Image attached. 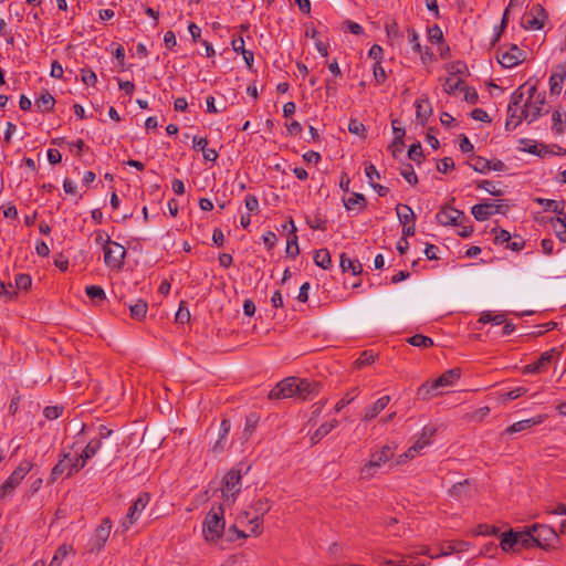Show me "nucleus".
Returning a JSON list of instances; mask_svg holds the SVG:
<instances>
[{
	"label": "nucleus",
	"instance_id": "f257e3e1",
	"mask_svg": "<svg viewBox=\"0 0 566 566\" xmlns=\"http://www.w3.org/2000/svg\"><path fill=\"white\" fill-rule=\"evenodd\" d=\"M460 376L461 370L459 368H452L440 375L432 382L422 384L417 390L418 399L429 400L434 396L441 395L442 389L452 386Z\"/></svg>",
	"mask_w": 566,
	"mask_h": 566
},
{
	"label": "nucleus",
	"instance_id": "f03ea898",
	"mask_svg": "<svg viewBox=\"0 0 566 566\" xmlns=\"http://www.w3.org/2000/svg\"><path fill=\"white\" fill-rule=\"evenodd\" d=\"M251 467L239 463L229 470L222 480L221 495L226 502H234L241 491V479L250 471Z\"/></svg>",
	"mask_w": 566,
	"mask_h": 566
},
{
	"label": "nucleus",
	"instance_id": "7ed1b4c3",
	"mask_svg": "<svg viewBox=\"0 0 566 566\" xmlns=\"http://www.w3.org/2000/svg\"><path fill=\"white\" fill-rule=\"evenodd\" d=\"M224 510L222 505L212 506L202 523V533L208 542H217L224 532Z\"/></svg>",
	"mask_w": 566,
	"mask_h": 566
},
{
	"label": "nucleus",
	"instance_id": "20e7f679",
	"mask_svg": "<svg viewBox=\"0 0 566 566\" xmlns=\"http://www.w3.org/2000/svg\"><path fill=\"white\" fill-rule=\"evenodd\" d=\"M534 545L541 549L549 551L559 543V534L551 526L545 524H533Z\"/></svg>",
	"mask_w": 566,
	"mask_h": 566
},
{
	"label": "nucleus",
	"instance_id": "39448f33",
	"mask_svg": "<svg viewBox=\"0 0 566 566\" xmlns=\"http://www.w3.org/2000/svg\"><path fill=\"white\" fill-rule=\"evenodd\" d=\"M150 501V495L148 493H142L134 501L132 506L128 509L126 516L122 520L119 527L116 532H120L122 534L127 532L129 527L139 518L142 512L146 509Z\"/></svg>",
	"mask_w": 566,
	"mask_h": 566
},
{
	"label": "nucleus",
	"instance_id": "423d86ee",
	"mask_svg": "<svg viewBox=\"0 0 566 566\" xmlns=\"http://www.w3.org/2000/svg\"><path fill=\"white\" fill-rule=\"evenodd\" d=\"M33 464L28 460H23L19 467L10 474L0 488V499L11 495L14 489L21 483L25 475L31 471Z\"/></svg>",
	"mask_w": 566,
	"mask_h": 566
},
{
	"label": "nucleus",
	"instance_id": "0eeeda50",
	"mask_svg": "<svg viewBox=\"0 0 566 566\" xmlns=\"http://www.w3.org/2000/svg\"><path fill=\"white\" fill-rule=\"evenodd\" d=\"M547 20V13L545 9L539 4H533L522 17L521 25L525 30H541Z\"/></svg>",
	"mask_w": 566,
	"mask_h": 566
},
{
	"label": "nucleus",
	"instance_id": "6e6552de",
	"mask_svg": "<svg viewBox=\"0 0 566 566\" xmlns=\"http://www.w3.org/2000/svg\"><path fill=\"white\" fill-rule=\"evenodd\" d=\"M113 523L109 517L103 518L102 523L96 527L94 536L88 543V552L90 553H98L101 552L111 534Z\"/></svg>",
	"mask_w": 566,
	"mask_h": 566
},
{
	"label": "nucleus",
	"instance_id": "1a4fd4ad",
	"mask_svg": "<svg viewBox=\"0 0 566 566\" xmlns=\"http://www.w3.org/2000/svg\"><path fill=\"white\" fill-rule=\"evenodd\" d=\"M545 105V95L538 94L532 103V101L525 102L523 105V109L521 111V116L518 120L514 124V126H518L523 119H526L528 123L536 120L543 114H546L547 111L543 112V107Z\"/></svg>",
	"mask_w": 566,
	"mask_h": 566
},
{
	"label": "nucleus",
	"instance_id": "9d476101",
	"mask_svg": "<svg viewBox=\"0 0 566 566\" xmlns=\"http://www.w3.org/2000/svg\"><path fill=\"white\" fill-rule=\"evenodd\" d=\"M496 59L503 67L511 69L525 60V52L516 44H512L507 50L499 49Z\"/></svg>",
	"mask_w": 566,
	"mask_h": 566
},
{
	"label": "nucleus",
	"instance_id": "9b49d317",
	"mask_svg": "<svg viewBox=\"0 0 566 566\" xmlns=\"http://www.w3.org/2000/svg\"><path fill=\"white\" fill-rule=\"evenodd\" d=\"M394 457V449L390 446H384L380 451L371 454L369 462L361 469V476L369 479L374 475V469L379 468Z\"/></svg>",
	"mask_w": 566,
	"mask_h": 566
},
{
	"label": "nucleus",
	"instance_id": "f8f14e48",
	"mask_svg": "<svg viewBox=\"0 0 566 566\" xmlns=\"http://www.w3.org/2000/svg\"><path fill=\"white\" fill-rule=\"evenodd\" d=\"M125 256V248L115 241H113L109 245L104 247V262L112 269H122Z\"/></svg>",
	"mask_w": 566,
	"mask_h": 566
},
{
	"label": "nucleus",
	"instance_id": "ddd939ff",
	"mask_svg": "<svg viewBox=\"0 0 566 566\" xmlns=\"http://www.w3.org/2000/svg\"><path fill=\"white\" fill-rule=\"evenodd\" d=\"M297 389L296 377H287L281 380L270 392L269 399L295 398Z\"/></svg>",
	"mask_w": 566,
	"mask_h": 566
},
{
	"label": "nucleus",
	"instance_id": "4468645a",
	"mask_svg": "<svg viewBox=\"0 0 566 566\" xmlns=\"http://www.w3.org/2000/svg\"><path fill=\"white\" fill-rule=\"evenodd\" d=\"M436 219L441 226H461V220L465 219V214L461 210L444 206L437 212Z\"/></svg>",
	"mask_w": 566,
	"mask_h": 566
},
{
	"label": "nucleus",
	"instance_id": "2eb2a0df",
	"mask_svg": "<svg viewBox=\"0 0 566 566\" xmlns=\"http://www.w3.org/2000/svg\"><path fill=\"white\" fill-rule=\"evenodd\" d=\"M296 385L295 398L300 400L311 399L321 391V384L308 379L296 378Z\"/></svg>",
	"mask_w": 566,
	"mask_h": 566
},
{
	"label": "nucleus",
	"instance_id": "dca6fc26",
	"mask_svg": "<svg viewBox=\"0 0 566 566\" xmlns=\"http://www.w3.org/2000/svg\"><path fill=\"white\" fill-rule=\"evenodd\" d=\"M252 507L255 515L249 521V523L253 525L251 533L253 535H260L262 533L263 515L270 510L269 501L260 499Z\"/></svg>",
	"mask_w": 566,
	"mask_h": 566
},
{
	"label": "nucleus",
	"instance_id": "f3484780",
	"mask_svg": "<svg viewBox=\"0 0 566 566\" xmlns=\"http://www.w3.org/2000/svg\"><path fill=\"white\" fill-rule=\"evenodd\" d=\"M566 78V61L556 65L549 76L551 95H559Z\"/></svg>",
	"mask_w": 566,
	"mask_h": 566
},
{
	"label": "nucleus",
	"instance_id": "a211bd4d",
	"mask_svg": "<svg viewBox=\"0 0 566 566\" xmlns=\"http://www.w3.org/2000/svg\"><path fill=\"white\" fill-rule=\"evenodd\" d=\"M559 356V352L556 348H552L543 353L538 359L525 367L526 373H543L548 365Z\"/></svg>",
	"mask_w": 566,
	"mask_h": 566
},
{
	"label": "nucleus",
	"instance_id": "6ab92c4d",
	"mask_svg": "<svg viewBox=\"0 0 566 566\" xmlns=\"http://www.w3.org/2000/svg\"><path fill=\"white\" fill-rule=\"evenodd\" d=\"M545 418H546L545 415H538V416L530 418V419H524V420L517 421V422L511 424L510 427H507L505 429L504 433L513 434V433L525 431V430L532 428L533 426L541 424L545 420Z\"/></svg>",
	"mask_w": 566,
	"mask_h": 566
},
{
	"label": "nucleus",
	"instance_id": "aec40b11",
	"mask_svg": "<svg viewBox=\"0 0 566 566\" xmlns=\"http://www.w3.org/2000/svg\"><path fill=\"white\" fill-rule=\"evenodd\" d=\"M390 396H382L375 401L370 407L366 408L363 416V421H370L376 418L389 403Z\"/></svg>",
	"mask_w": 566,
	"mask_h": 566
},
{
	"label": "nucleus",
	"instance_id": "412c9836",
	"mask_svg": "<svg viewBox=\"0 0 566 566\" xmlns=\"http://www.w3.org/2000/svg\"><path fill=\"white\" fill-rule=\"evenodd\" d=\"M494 207V202L474 205L471 209V213L478 221H485L495 213Z\"/></svg>",
	"mask_w": 566,
	"mask_h": 566
},
{
	"label": "nucleus",
	"instance_id": "4be33fe9",
	"mask_svg": "<svg viewBox=\"0 0 566 566\" xmlns=\"http://www.w3.org/2000/svg\"><path fill=\"white\" fill-rule=\"evenodd\" d=\"M470 544L464 541L449 542L446 545L441 546L440 553L436 556H431V558H438L440 556H448L453 553L467 552L469 549Z\"/></svg>",
	"mask_w": 566,
	"mask_h": 566
},
{
	"label": "nucleus",
	"instance_id": "5701e85b",
	"mask_svg": "<svg viewBox=\"0 0 566 566\" xmlns=\"http://www.w3.org/2000/svg\"><path fill=\"white\" fill-rule=\"evenodd\" d=\"M70 461H71V453L70 452L63 453L62 458L59 460V462L53 467V469L51 471V474H50L51 482L56 481L64 473L67 474Z\"/></svg>",
	"mask_w": 566,
	"mask_h": 566
},
{
	"label": "nucleus",
	"instance_id": "b1692460",
	"mask_svg": "<svg viewBox=\"0 0 566 566\" xmlns=\"http://www.w3.org/2000/svg\"><path fill=\"white\" fill-rule=\"evenodd\" d=\"M449 494L458 500L469 499L472 496V489L469 480L458 482L451 486Z\"/></svg>",
	"mask_w": 566,
	"mask_h": 566
},
{
	"label": "nucleus",
	"instance_id": "393cba45",
	"mask_svg": "<svg viewBox=\"0 0 566 566\" xmlns=\"http://www.w3.org/2000/svg\"><path fill=\"white\" fill-rule=\"evenodd\" d=\"M432 114V107L428 98H418L416 101V116L421 125H424Z\"/></svg>",
	"mask_w": 566,
	"mask_h": 566
},
{
	"label": "nucleus",
	"instance_id": "a878e982",
	"mask_svg": "<svg viewBox=\"0 0 566 566\" xmlns=\"http://www.w3.org/2000/svg\"><path fill=\"white\" fill-rule=\"evenodd\" d=\"M340 269L343 272L350 271L353 275H359L363 272V265L358 260L347 256L346 253L340 254Z\"/></svg>",
	"mask_w": 566,
	"mask_h": 566
},
{
	"label": "nucleus",
	"instance_id": "bb28decb",
	"mask_svg": "<svg viewBox=\"0 0 566 566\" xmlns=\"http://www.w3.org/2000/svg\"><path fill=\"white\" fill-rule=\"evenodd\" d=\"M55 104L54 97L50 94L49 91L43 90L40 93V96L35 99V107L39 112L45 113L53 109Z\"/></svg>",
	"mask_w": 566,
	"mask_h": 566
},
{
	"label": "nucleus",
	"instance_id": "cd10ccee",
	"mask_svg": "<svg viewBox=\"0 0 566 566\" xmlns=\"http://www.w3.org/2000/svg\"><path fill=\"white\" fill-rule=\"evenodd\" d=\"M289 224L291 226V234L287 239L286 254L291 258H295L300 253L297 237L295 234L296 227L294 224L293 219H290Z\"/></svg>",
	"mask_w": 566,
	"mask_h": 566
},
{
	"label": "nucleus",
	"instance_id": "c85d7f7f",
	"mask_svg": "<svg viewBox=\"0 0 566 566\" xmlns=\"http://www.w3.org/2000/svg\"><path fill=\"white\" fill-rule=\"evenodd\" d=\"M338 424V421L336 419H333L329 422L321 424L316 431L312 434L311 441L313 444H316L319 442L325 436H327L334 428H336Z\"/></svg>",
	"mask_w": 566,
	"mask_h": 566
},
{
	"label": "nucleus",
	"instance_id": "c756f323",
	"mask_svg": "<svg viewBox=\"0 0 566 566\" xmlns=\"http://www.w3.org/2000/svg\"><path fill=\"white\" fill-rule=\"evenodd\" d=\"M436 432L437 429L434 427H424L420 438L413 443V450H422L426 446L430 444L431 438L436 434Z\"/></svg>",
	"mask_w": 566,
	"mask_h": 566
},
{
	"label": "nucleus",
	"instance_id": "7c9ffc66",
	"mask_svg": "<svg viewBox=\"0 0 566 566\" xmlns=\"http://www.w3.org/2000/svg\"><path fill=\"white\" fill-rule=\"evenodd\" d=\"M148 304L144 300H137L134 304L129 305L130 317L142 321L146 317Z\"/></svg>",
	"mask_w": 566,
	"mask_h": 566
},
{
	"label": "nucleus",
	"instance_id": "2f4dec72",
	"mask_svg": "<svg viewBox=\"0 0 566 566\" xmlns=\"http://www.w3.org/2000/svg\"><path fill=\"white\" fill-rule=\"evenodd\" d=\"M517 535H516V542H517V545H520L521 547L523 548H530L531 546H535L534 545V533L532 531V526L530 527H526L524 531H521V532H515Z\"/></svg>",
	"mask_w": 566,
	"mask_h": 566
},
{
	"label": "nucleus",
	"instance_id": "473e14b6",
	"mask_svg": "<svg viewBox=\"0 0 566 566\" xmlns=\"http://www.w3.org/2000/svg\"><path fill=\"white\" fill-rule=\"evenodd\" d=\"M397 217L402 224H408L409 222H413L416 219V214L412 209L407 206L399 203L396 207Z\"/></svg>",
	"mask_w": 566,
	"mask_h": 566
},
{
	"label": "nucleus",
	"instance_id": "72a5a7b5",
	"mask_svg": "<svg viewBox=\"0 0 566 566\" xmlns=\"http://www.w3.org/2000/svg\"><path fill=\"white\" fill-rule=\"evenodd\" d=\"M74 553L73 546L71 544H62L60 545L50 563L51 566H61L62 560L67 556V554Z\"/></svg>",
	"mask_w": 566,
	"mask_h": 566
},
{
	"label": "nucleus",
	"instance_id": "f704fd0d",
	"mask_svg": "<svg viewBox=\"0 0 566 566\" xmlns=\"http://www.w3.org/2000/svg\"><path fill=\"white\" fill-rule=\"evenodd\" d=\"M468 165L476 172L486 174L490 171V160L481 156H472Z\"/></svg>",
	"mask_w": 566,
	"mask_h": 566
},
{
	"label": "nucleus",
	"instance_id": "c9c22d12",
	"mask_svg": "<svg viewBox=\"0 0 566 566\" xmlns=\"http://www.w3.org/2000/svg\"><path fill=\"white\" fill-rule=\"evenodd\" d=\"M516 535L517 534L513 530L501 535L500 546L504 552L514 551V547L517 545Z\"/></svg>",
	"mask_w": 566,
	"mask_h": 566
},
{
	"label": "nucleus",
	"instance_id": "e433bc0d",
	"mask_svg": "<svg viewBox=\"0 0 566 566\" xmlns=\"http://www.w3.org/2000/svg\"><path fill=\"white\" fill-rule=\"evenodd\" d=\"M464 85L463 80L455 77H447L442 84L443 91L449 95L455 94L457 91H462Z\"/></svg>",
	"mask_w": 566,
	"mask_h": 566
},
{
	"label": "nucleus",
	"instance_id": "4c0bfd02",
	"mask_svg": "<svg viewBox=\"0 0 566 566\" xmlns=\"http://www.w3.org/2000/svg\"><path fill=\"white\" fill-rule=\"evenodd\" d=\"M553 120V129L557 135H560L566 132V117L565 113L559 109H556L552 115Z\"/></svg>",
	"mask_w": 566,
	"mask_h": 566
},
{
	"label": "nucleus",
	"instance_id": "58836bf2",
	"mask_svg": "<svg viewBox=\"0 0 566 566\" xmlns=\"http://www.w3.org/2000/svg\"><path fill=\"white\" fill-rule=\"evenodd\" d=\"M314 263L317 266L327 270L332 265L329 251L327 249L317 250L314 255Z\"/></svg>",
	"mask_w": 566,
	"mask_h": 566
},
{
	"label": "nucleus",
	"instance_id": "ea45409f",
	"mask_svg": "<svg viewBox=\"0 0 566 566\" xmlns=\"http://www.w3.org/2000/svg\"><path fill=\"white\" fill-rule=\"evenodd\" d=\"M101 448H102L101 439H96V438L91 439L81 453L82 458H84V460L92 459L99 451Z\"/></svg>",
	"mask_w": 566,
	"mask_h": 566
},
{
	"label": "nucleus",
	"instance_id": "a19ab883",
	"mask_svg": "<svg viewBox=\"0 0 566 566\" xmlns=\"http://www.w3.org/2000/svg\"><path fill=\"white\" fill-rule=\"evenodd\" d=\"M344 206L347 210H353L356 206L360 209H365L367 201L364 195L354 192L348 199H344Z\"/></svg>",
	"mask_w": 566,
	"mask_h": 566
},
{
	"label": "nucleus",
	"instance_id": "79ce46f5",
	"mask_svg": "<svg viewBox=\"0 0 566 566\" xmlns=\"http://www.w3.org/2000/svg\"><path fill=\"white\" fill-rule=\"evenodd\" d=\"M536 201L542 205L545 210L554 211L558 214H564V202L552 199L537 198Z\"/></svg>",
	"mask_w": 566,
	"mask_h": 566
},
{
	"label": "nucleus",
	"instance_id": "37998d69",
	"mask_svg": "<svg viewBox=\"0 0 566 566\" xmlns=\"http://www.w3.org/2000/svg\"><path fill=\"white\" fill-rule=\"evenodd\" d=\"M407 342L411 346L422 347V348H429V347H431L433 345V340L430 337L424 336L422 334L412 335L411 337H409L407 339Z\"/></svg>",
	"mask_w": 566,
	"mask_h": 566
},
{
	"label": "nucleus",
	"instance_id": "c03bdc74",
	"mask_svg": "<svg viewBox=\"0 0 566 566\" xmlns=\"http://www.w3.org/2000/svg\"><path fill=\"white\" fill-rule=\"evenodd\" d=\"M400 175L409 185L415 186L418 184V177L413 170V167L410 164H405L400 168Z\"/></svg>",
	"mask_w": 566,
	"mask_h": 566
},
{
	"label": "nucleus",
	"instance_id": "a18cd8bd",
	"mask_svg": "<svg viewBox=\"0 0 566 566\" xmlns=\"http://www.w3.org/2000/svg\"><path fill=\"white\" fill-rule=\"evenodd\" d=\"M506 316L505 314H492L491 312H484L482 313L480 317L481 323H492L495 325H501L505 323Z\"/></svg>",
	"mask_w": 566,
	"mask_h": 566
},
{
	"label": "nucleus",
	"instance_id": "49530a36",
	"mask_svg": "<svg viewBox=\"0 0 566 566\" xmlns=\"http://www.w3.org/2000/svg\"><path fill=\"white\" fill-rule=\"evenodd\" d=\"M258 421H259V418L256 417L255 413H250V415L247 416V418H245V427H244V430H243V438H244V440H248L250 438V436L252 434V432L256 428Z\"/></svg>",
	"mask_w": 566,
	"mask_h": 566
},
{
	"label": "nucleus",
	"instance_id": "de8ad7c7",
	"mask_svg": "<svg viewBox=\"0 0 566 566\" xmlns=\"http://www.w3.org/2000/svg\"><path fill=\"white\" fill-rule=\"evenodd\" d=\"M448 70L450 73L449 77H455L458 75L469 74V69H468L467 64L462 61H457V62L452 63Z\"/></svg>",
	"mask_w": 566,
	"mask_h": 566
},
{
	"label": "nucleus",
	"instance_id": "09e8293b",
	"mask_svg": "<svg viewBox=\"0 0 566 566\" xmlns=\"http://www.w3.org/2000/svg\"><path fill=\"white\" fill-rule=\"evenodd\" d=\"M400 122L398 119L391 120L392 130L395 134L394 144L403 146V137L406 135L405 128L400 127Z\"/></svg>",
	"mask_w": 566,
	"mask_h": 566
},
{
	"label": "nucleus",
	"instance_id": "8fccbe9b",
	"mask_svg": "<svg viewBox=\"0 0 566 566\" xmlns=\"http://www.w3.org/2000/svg\"><path fill=\"white\" fill-rule=\"evenodd\" d=\"M510 7H507L503 13V18H502V21H501V24L500 27H496L495 28V34H494V38L493 40L491 41V45L494 46L501 39V35L507 24V20H509V12H510Z\"/></svg>",
	"mask_w": 566,
	"mask_h": 566
},
{
	"label": "nucleus",
	"instance_id": "3c124183",
	"mask_svg": "<svg viewBox=\"0 0 566 566\" xmlns=\"http://www.w3.org/2000/svg\"><path fill=\"white\" fill-rule=\"evenodd\" d=\"M175 319L179 324H185V323L189 322L190 312H189V310L187 307V303L185 301L180 302Z\"/></svg>",
	"mask_w": 566,
	"mask_h": 566
},
{
	"label": "nucleus",
	"instance_id": "603ef678",
	"mask_svg": "<svg viewBox=\"0 0 566 566\" xmlns=\"http://www.w3.org/2000/svg\"><path fill=\"white\" fill-rule=\"evenodd\" d=\"M85 293L91 300L103 301L106 297L104 290L98 285L86 286Z\"/></svg>",
	"mask_w": 566,
	"mask_h": 566
},
{
	"label": "nucleus",
	"instance_id": "864d4df0",
	"mask_svg": "<svg viewBox=\"0 0 566 566\" xmlns=\"http://www.w3.org/2000/svg\"><path fill=\"white\" fill-rule=\"evenodd\" d=\"M375 360V355L373 352L364 350L359 357L355 360V367L361 368L364 366L370 365Z\"/></svg>",
	"mask_w": 566,
	"mask_h": 566
},
{
	"label": "nucleus",
	"instance_id": "5fc2aeb1",
	"mask_svg": "<svg viewBox=\"0 0 566 566\" xmlns=\"http://www.w3.org/2000/svg\"><path fill=\"white\" fill-rule=\"evenodd\" d=\"M87 461L88 460H84V458H82V454H80L75 459L71 458L67 476H71L72 474L83 469Z\"/></svg>",
	"mask_w": 566,
	"mask_h": 566
},
{
	"label": "nucleus",
	"instance_id": "6e6d98bb",
	"mask_svg": "<svg viewBox=\"0 0 566 566\" xmlns=\"http://www.w3.org/2000/svg\"><path fill=\"white\" fill-rule=\"evenodd\" d=\"M32 279L29 274H18L14 280V285L18 290L27 291L31 287Z\"/></svg>",
	"mask_w": 566,
	"mask_h": 566
},
{
	"label": "nucleus",
	"instance_id": "4d7b16f0",
	"mask_svg": "<svg viewBox=\"0 0 566 566\" xmlns=\"http://www.w3.org/2000/svg\"><path fill=\"white\" fill-rule=\"evenodd\" d=\"M422 157L423 153L420 143L412 144L408 150V158L417 164H420Z\"/></svg>",
	"mask_w": 566,
	"mask_h": 566
},
{
	"label": "nucleus",
	"instance_id": "13d9d810",
	"mask_svg": "<svg viewBox=\"0 0 566 566\" xmlns=\"http://www.w3.org/2000/svg\"><path fill=\"white\" fill-rule=\"evenodd\" d=\"M357 388H353L348 391L336 405L335 411L339 412L345 406L349 405L357 396Z\"/></svg>",
	"mask_w": 566,
	"mask_h": 566
},
{
	"label": "nucleus",
	"instance_id": "bf43d9fd",
	"mask_svg": "<svg viewBox=\"0 0 566 566\" xmlns=\"http://www.w3.org/2000/svg\"><path fill=\"white\" fill-rule=\"evenodd\" d=\"M476 187L479 189H484L486 192H489L492 196H502L503 191L501 189H496L494 184L490 180H481L476 182Z\"/></svg>",
	"mask_w": 566,
	"mask_h": 566
},
{
	"label": "nucleus",
	"instance_id": "052dcab7",
	"mask_svg": "<svg viewBox=\"0 0 566 566\" xmlns=\"http://www.w3.org/2000/svg\"><path fill=\"white\" fill-rule=\"evenodd\" d=\"M520 116H521V114L520 115L517 114V108H512V104H509L505 128L507 130L516 128L517 126H514V124L518 120Z\"/></svg>",
	"mask_w": 566,
	"mask_h": 566
},
{
	"label": "nucleus",
	"instance_id": "680f3d73",
	"mask_svg": "<svg viewBox=\"0 0 566 566\" xmlns=\"http://www.w3.org/2000/svg\"><path fill=\"white\" fill-rule=\"evenodd\" d=\"M81 80L85 85L95 86V84L97 82V76L92 70L82 69L81 70Z\"/></svg>",
	"mask_w": 566,
	"mask_h": 566
},
{
	"label": "nucleus",
	"instance_id": "e2e57ef3",
	"mask_svg": "<svg viewBox=\"0 0 566 566\" xmlns=\"http://www.w3.org/2000/svg\"><path fill=\"white\" fill-rule=\"evenodd\" d=\"M520 143L522 145H524V147L522 148L524 151H527L530 154H533V155H537L539 157H542V150H539L541 146L533 143L531 139H526V138H523L520 140Z\"/></svg>",
	"mask_w": 566,
	"mask_h": 566
},
{
	"label": "nucleus",
	"instance_id": "0e129e2a",
	"mask_svg": "<svg viewBox=\"0 0 566 566\" xmlns=\"http://www.w3.org/2000/svg\"><path fill=\"white\" fill-rule=\"evenodd\" d=\"M374 78L377 84H382L387 80V74L381 65V62H375L373 65Z\"/></svg>",
	"mask_w": 566,
	"mask_h": 566
},
{
	"label": "nucleus",
	"instance_id": "69168bd1",
	"mask_svg": "<svg viewBox=\"0 0 566 566\" xmlns=\"http://www.w3.org/2000/svg\"><path fill=\"white\" fill-rule=\"evenodd\" d=\"M63 408L57 406H48L43 410V415L49 420L57 419L62 413Z\"/></svg>",
	"mask_w": 566,
	"mask_h": 566
},
{
	"label": "nucleus",
	"instance_id": "338daca9",
	"mask_svg": "<svg viewBox=\"0 0 566 566\" xmlns=\"http://www.w3.org/2000/svg\"><path fill=\"white\" fill-rule=\"evenodd\" d=\"M385 30H386V33L389 38H399L401 36L400 35V32H399V27H398V23L396 20H390L388 22H386L385 24Z\"/></svg>",
	"mask_w": 566,
	"mask_h": 566
},
{
	"label": "nucleus",
	"instance_id": "774afa93",
	"mask_svg": "<svg viewBox=\"0 0 566 566\" xmlns=\"http://www.w3.org/2000/svg\"><path fill=\"white\" fill-rule=\"evenodd\" d=\"M428 38L432 43L440 42L443 39L442 30L434 24L428 29Z\"/></svg>",
	"mask_w": 566,
	"mask_h": 566
}]
</instances>
